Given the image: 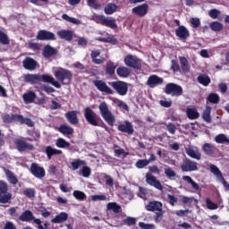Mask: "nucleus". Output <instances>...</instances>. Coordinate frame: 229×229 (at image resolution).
<instances>
[{"label": "nucleus", "instance_id": "nucleus-1", "mask_svg": "<svg viewBox=\"0 0 229 229\" xmlns=\"http://www.w3.org/2000/svg\"><path fill=\"white\" fill-rule=\"evenodd\" d=\"M98 110L101 117L106 123H107L108 126H114V124H115V115L112 114V111L108 108L106 102L100 103Z\"/></svg>", "mask_w": 229, "mask_h": 229}, {"label": "nucleus", "instance_id": "nucleus-2", "mask_svg": "<svg viewBox=\"0 0 229 229\" xmlns=\"http://www.w3.org/2000/svg\"><path fill=\"white\" fill-rule=\"evenodd\" d=\"M54 76L56 78L57 81H60L62 85H69L71 81L72 80V72L71 71L64 68H57L54 72Z\"/></svg>", "mask_w": 229, "mask_h": 229}, {"label": "nucleus", "instance_id": "nucleus-3", "mask_svg": "<svg viewBox=\"0 0 229 229\" xmlns=\"http://www.w3.org/2000/svg\"><path fill=\"white\" fill-rule=\"evenodd\" d=\"M146 210L148 212H155L154 219L156 223H160L162 221V216H164V211L162 210V202L160 201H150L146 206Z\"/></svg>", "mask_w": 229, "mask_h": 229}, {"label": "nucleus", "instance_id": "nucleus-4", "mask_svg": "<svg viewBox=\"0 0 229 229\" xmlns=\"http://www.w3.org/2000/svg\"><path fill=\"white\" fill-rule=\"evenodd\" d=\"M109 85H111L119 96H126L128 94V83L123 81L109 82Z\"/></svg>", "mask_w": 229, "mask_h": 229}, {"label": "nucleus", "instance_id": "nucleus-5", "mask_svg": "<svg viewBox=\"0 0 229 229\" xmlns=\"http://www.w3.org/2000/svg\"><path fill=\"white\" fill-rule=\"evenodd\" d=\"M165 94L170 96H174L175 98H179L183 94V89L182 86L175 84V83H168L165 89Z\"/></svg>", "mask_w": 229, "mask_h": 229}, {"label": "nucleus", "instance_id": "nucleus-6", "mask_svg": "<svg viewBox=\"0 0 229 229\" xmlns=\"http://www.w3.org/2000/svg\"><path fill=\"white\" fill-rule=\"evenodd\" d=\"M84 117L86 121L92 126H99V122L98 120V114L92 111L89 107L84 109Z\"/></svg>", "mask_w": 229, "mask_h": 229}, {"label": "nucleus", "instance_id": "nucleus-7", "mask_svg": "<svg viewBox=\"0 0 229 229\" xmlns=\"http://www.w3.org/2000/svg\"><path fill=\"white\" fill-rule=\"evenodd\" d=\"M181 169L183 173H192L194 171H198V163H196V161L186 158L181 165Z\"/></svg>", "mask_w": 229, "mask_h": 229}, {"label": "nucleus", "instance_id": "nucleus-8", "mask_svg": "<svg viewBox=\"0 0 229 229\" xmlns=\"http://www.w3.org/2000/svg\"><path fill=\"white\" fill-rule=\"evenodd\" d=\"M146 182L150 185L151 187H155V189H157V191H163L164 187L162 186V183H160V181L153 175L151 173H147L145 175Z\"/></svg>", "mask_w": 229, "mask_h": 229}, {"label": "nucleus", "instance_id": "nucleus-9", "mask_svg": "<svg viewBox=\"0 0 229 229\" xmlns=\"http://www.w3.org/2000/svg\"><path fill=\"white\" fill-rule=\"evenodd\" d=\"M124 64L127 67H131L132 69H140V59L134 55H127L124 58Z\"/></svg>", "mask_w": 229, "mask_h": 229}, {"label": "nucleus", "instance_id": "nucleus-10", "mask_svg": "<svg viewBox=\"0 0 229 229\" xmlns=\"http://www.w3.org/2000/svg\"><path fill=\"white\" fill-rule=\"evenodd\" d=\"M95 87L99 90L100 92H104L105 94L107 95H112L114 94V90L111 89L108 85H106V82L99 80H96L93 81Z\"/></svg>", "mask_w": 229, "mask_h": 229}, {"label": "nucleus", "instance_id": "nucleus-11", "mask_svg": "<svg viewBox=\"0 0 229 229\" xmlns=\"http://www.w3.org/2000/svg\"><path fill=\"white\" fill-rule=\"evenodd\" d=\"M30 173L36 178H44V176H46V170L44 169V167L38 165L37 163L31 164Z\"/></svg>", "mask_w": 229, "mask_h": 229}, {"label": "nucleus", "instance_id": "nucleus-12", "mask_svg": "<svg viewBox=\"0 0 229 229\" xmlns=\"http://www.w3.org/2000/svg\"><path fill=\"white\" fill-rule=\"evenodd\" d=\"M14 143L20 151H33L34 149L33 145L28 143L24 139H17Z\"/></svg>", "mask_w": 229, "mask_h": 229}, {"label": "nucleus", "instance_id": "nucleus-13", "mask_svg": "<svg viewBox=\"0 0 229 229\" xmlns=\"http://www.w3.org/2000/svg\"><path fill=\"white\" fill-rule=\"evenodd\" d=\"M186 154L191 158H194L195 160H201V152H199V148L194 146H189L185 148Z\"/></svg>", "mask_w": 229, "mask_h": 229}, {"label": "nucleus", "instance_id": "nucleus-14", "mask_svg": "<svg viewBox=\"0 0 229 229\" xmlns=\"http://www.w3.org/2000/svg\"><path fill=\"white\" fill-rule=\"evenodd\" d=\"M37 40H56L55 33L45 30H39L36 37Z\"/></svg>", "mask_w": 229, "mask_h": 229}, {"label": "nucleus", "instance_id": "nucleus-15", "mask_svg": "<svg viewBox=\"0 0 229 229\" xmlns=\"http://www.w3.org/2000/svg\"><path fill=\"white\" fill-rule=\"evenodd\" d=\"M118 131L127 133L128 135H133V124L130 121H125L118 125Z\"/></svg>", "mask_w": 229, "mask_h": 229}, {"label": "nucleus", "instance_id": "nucleus-16", "mask_svg": "<svg viewBox=\"0 0 229 229\" xmlns=\"http://www.w3.org/2000/svg\"><path fill=\"white\" fill-rule=\"evenodd\" d=\"M162 83H164V79L157 75H150L147 81V85L150 89H155V87H158V85H162Z\"/></svg>", "mask_w": 229, "mask_h": 229}, {"label": "nucleus", "instance_id": "nucleus-17", "mask_svg": "<svg viewBox=\"0 0 229 229\" xmlns=\"http://www.w3.org/2000/svg\"><path fill=\"white\" fill-rule=\"evenodd\" d=\"M148 10H149V6L147 4H142L141 5L132 8V13L138 15V17H144L148 14Z\"/></svg>", "mask_w": 229, "mask_h": 229}, {"label": "nucleus", "instance_id": "nucleus-18", "mask_svg": "<svg viewBox=\"0 0 229 229\" xmlns=\"http://www.w3.org/2000/svg\"><path fill=\"white\" fill-rule=\"evenodd\" d=\"M40 81H44V83H51L55 89H62V84H60L58 81H55L51 75H40Z\"/></svg>", "mask_w": 229, "mask_h": 229}, {"label": "nucleus", "instance_id": "nucleus-19", "mask_svg": "<svg viewBox=\"0 0 229 229\" xmlns=\"http://www.w3.org/2000/svg\"><path fill=\"white\" fill-rule=\"evenodd\" d=\"M175 35L181 38V40H187V38L191 37V33L189 32V30L185 28V26H180L178 29H176Z\"/></svg>", "mask_w": 229, "mask_h": 229}, {"label": "nucleus", "instance_id": "nucleus-20", "mask_svg": "<svg viewBox=\"0 0 229 229\" xmlns=\"http://www.w3.org/2000/svg\"><path fill=\"white\" fill-rule=\"evenodd\" d=\"M78 114H80L78 111H70L65 113L64 115L70 124L76 125L78 123H80V120L78 119Z\"/></svg>", "mask_w": 229, "mask_h": 229}, {"label": "nucleus", "instance_id": "nucleus-21", "mask_svg": "<svg viewBox=\"0 0 229 229\" xmlns=\"http://www.w3.org/2000/svg\"><path fill=\"white\" fill-rule=\"evenodd\" d=\"M22 64L24 69H27V71H35V69H37V61L31 57H26Z\"/></svg>", "mask_w": 229, "mask_h": 229}, {"label": "nucleus", "instance_id": "nucleus-22", "mask_svg": "<svg viewBox=\"0 0 229 229\" xmlns=\"http://www.w3.org/2000/svg\"><path fill=\"white\" fill-rule=\"evenodd\" d=\"M57 35L59 38H63V40H67L68 42H71V40H72L73 32L72 30H62L57 31Z\"/></svg>", "mask_w": 229, "mask_h": 229}, {"label": "nucleus", "instance_id": "nucleus-23", "mask_svg": "<svg viewBox=\"0 0 229 229\" xmlns=\"http://www.w3.org/2000/svg\"><path fill=\"white\" fill-rule=\"evenodd\" d=\"M179 62L181 65V70L182 72H191V64L185 56H179Z\"/></svg>", "mask_w": 229, "mask_h": 229}, {"label": "nucleus", "instance_id": "nucleus-24", "mask_svg": "<svg viewBox=\"0 0 229 229\" xmlns=\"http://www.w3.org/2000/svg\"><path fill=\"white\" fill-rule=\"evenodd\" d=\"M69 219V215L65 212H61L51 220V223L60 225V223H65Z\"/></svg>", "mask_w": 229, "mask_h": 229}, {"label": "nucleus", "instance_id": "nucleus-25", "mask_svg": "<svg viewBox=\"0 0 229 229\" xmlns=\"http://www.w3.org/2000/svg\"><path fill=\"white\" fill-rule=\"evenodd\" d=\"M24 80L27 83H30L31 85H35L39 83L40 75L39 74H27L24 76Z\"/></svg>", "mask_w": 229, "mask_h": 229}, {"label": "nucleus", "instance_id": "nucleus-26", "mask_svg": "<svg viewBox=\"0 0 229 229\" xmlns=\"http://www.w3.org/2000/svg\"><path fill=\"white\" fill-rule=\"evenodd\" d=\"M45 153L47 154L48 160H51L55 155H62V150L47 146L45 149Z\"/></svg>", "mask_w": 229, "mask_h": 229}, {"label": "nucleus", "instance_id": "nucleus-27", "mask_svg": "<svg viewBox=\"0 0 229 229\" xmlns=\"http://www.w3.org/2000/svg\"><path fill=\"white\" fill-rule=\"evenodd\" d=\"M22 98L24 103H26V105H30V103H33L35 99H37V94L33 91H28L23 94Z\"/></svg>", "mask_w": 229, "mask_h": 229}, {"label": "nucleus", "instance_id": "nucleus-28", "mask_svg": "<svg viewBox=\"0 0 229 229\" xmlns=\"http://www.w3.org/2000/svg\"><path fill=\"white\" fill-rule=\"evenodd\" d=\"M4 173L9 183H11L12 185H17V183L19 182V179H17L15 174L8 169H4Z\"/></svg>", "mask_w": 229, "mask_h": 229}, {"label": "nucleus", "instance_id": "nucleus-29", "mask_svg": "<svg viewBox=\"0 0 229 229\" xmlns=\"http://www.w3.org/2000/svg\"><path fill=\"white\" fill-rule=\"evenodd\" d=\"M70 164L72 171H78L81 165H87V161L78 158L73 159Z\"/></svg>", "mask_w": 229, "mask_h": 229}, {"label": "nucleus", "instance_id": "nucleus-30", "mask_svg": "<svg viewBox=\"0 0 229 229\" xmlns=\"http://www.w3.org/2000/svg\"><path fill=\"white\" fill-rule=\"evenodd\" d=\"M20 221H23L25 223H29V221H33L35 219V216H33V213L30 210H26L19 216Z\"/></svg>", "mask_w": 229, "mask_h": 229}, {"label": "nucleus", "instance_id": "nucleus-31", "mask_svg": "<svg viewBox=\"0 0 229 229\" xmlns=\"http://www.w3.org/2000/svg\"><path fill=\"white\" fill-rule=\"evenodd\" d=\"M58 131L63 135H72L74 133V129L67 124H62L58 127Z\"/></svg>", "mask_w": 229, "mask_h": 229}, {"label": "nucleus", "instance_id": "nucleus-32", "mask_svg": "<svg viewBox=\"0 0 229 229\" xmlns=\"http://www.w3.org/2000/svg\"><path fill=\"white\" fill-rule=\"evenodd\" d=\"M55 55H56V48L51 46H46L43 48V56H45V58H51V56Z\"/></svg>", "mask_w": 229, "mask_h": 229}, {"label": "nucleus", "instance_id": "nucleus-33", "mask_svg": "<svg viewBox=\"0 0 229 229\" xmlns=\"http://www.w3.org/2000/svg\"><path fill=\"white\" fill-rule=\"evenodd\" d=\"M112 210L114 214H119L121 212V205L117 204V202H109L106 204V212Z\"/></svg>", "mask_w": 229, "mask_h": 229}, {"label": "nucleus", "instance_id": "nucleus-34", "mask_svg": "<svg viewBox=\"0 0 229 229\" xmlns=\"http://www.w3.org/2000/svg\"><path fill=\"white\" fill-rule=\"evenodd\" d=\"M79 174L83 176V178H89L92 174V169L87 165H83L82 167L79 170Z\"/></svg>", "mask_w": 229, "mask_h": 229}, {"label": "nucleus", "instance_id": "nucleus-35", "mask_svg": "<svg viewBox=\"0 0 229 229\" xmlns=\"http://www.w3.org/2000/svg\"><path fill=\"white\" fill-rule=\"evenodd\" d=\"M212 112V107L210 106H206L205 110L203 111L202 114V119L205 121V123H212V116H210V114Z\"/></svg>", "mask_w": 229, "mask_h": 229}, {"label": "nucleus", "instance_id": "nucleus-36", "mask_svg": "<svg viewBox=\"0 0 229 229\" xmlns=\"http://www.w3.org/2000/svg\"><path fill=\"white\" fill-rule=\"evenodd\" d=\"M199 83H200V85H203L204 87H208V85H210V77H208V75L207 74H200L198 76L197 78Z\"/></svg>", "mask_w": 229, "mask_h": 229}, {"label": "nucleus", "instance_id": "nucleus-37", "mask_svg": "<svg viewBox=\"0 0 229 229\" xmlns=\"http://www.w3.org/2000/svg\"><path fill=\"white\" fill-rule=\"evenodd\" d=\"M202 151H204L206 155H214L216 153V147L210 143H205L202 146Z\"/></svg>", "mask_w": 229, "mask_h": 229}, {"label": "nucleus", "instance_id": "nucleus-38", "mask_svg": "<svg viewBox=\"0 0 229 229\" xmlns=\"http://www.w3.org/2000/svg\"><path fill=\"white\" fill-rule=\"evenodd\" d=\"M182 180H183V182L190 183V185H191V187L194 191H199V184L197 183L196 182H194V180H192V177H191L189 175H184V176H182Z\"/></svg>", "mask_w": 229, "mask_h": 229}, {"label": "nucleus", "instance_id": "nucleus-39", "mask_svg": "<svg viewBox=\"0 0 229 229\" xmlns=\"http://www.w3.org/2000/svg\"><path fill=\"white\" fill-rule=\"evenodd\" d=\"M0 44H3L4 46H8V44H10V38L4 29H0Z\"/></svg>", "mask_w": 229, "mask_h": 229}, {"label": "nucleus", "instance_id": "nucleus-40", "mask_svg": "<svg viewBox=\"0 0 229 229\" xmlns=\"http://www.w3.org/2000/svg\"><path fill=\"white\" fill-rule=\"evenodd\" d=\"M104 12L106 15H112L113 13H115L117 12V6L115 4L109 3L106 5Z\"/></svg>", "mask_w": 229, "mask_h": 229}, {"label": "nucleus", "instance_id": "nucleus-41", "mask_svg": "<svg viewBox=\"0 0 229 229\" xmlns=\"http://www.w3.org/2000/svg\"><path fill=\"white\" fill-rule=\"evenodd\" d=\"M116 74H118L120 78H128V76H130V69L124 66L118 67L116 70Z\"/></svg>", "mask_w": 229, "mask_h": 229}, {"label": "nucleus", "instance_id": "nucleus-42", "mask_svg": "<svg viewBox=\"0 0 229 229\" xmlns=\"http://www.w3.org/2000/svg\"><path fill=\"white\" fill-rule=\"evenodd\" d=\"M186 114L188 115V118L191 120L198 119V117H199V113L196 108H188Z\"/></svg>", "mask_w": 229, "mask_h": 229}, {"label": "nucleus", "instance_id": "nucleus-43", "mask_svg": "<svg viewBox=\"0 0 229 229\" xmlns=\"http://www.w3.org/2000/svg\"><path fill=\"white\" fill-rule=\"evenodd\" d=\"M115 69H117V64L112 63L110 61L106 64V71L107 74H110L111 76L115 74Z\"/></svg>", "mask_w": 229, "mask_h": 229}, {"label": "nucleus", "instance_id": "nucleus-44", "mask_svg": "<svg viewBox=\"0 0 229 229\" xmlns=\"http://www.w3.org/2000/svg\"><path fill=\"white\" fill-rule=\"evenodd\" d=\"M55 146L64 149V148H71V143L67 142L64 138H58Z\"/></svg>", "mask_w": 229, "mask_h": 229}, {"label": "nucleus", "instance_id": "nucleus-45", "mask_svg": "<svg viewBox=\"0 0 229 229\" xmlns=\"http://www.w3.org/2000/svg\"><path fill=\"white\" fill-rule=\"evenodd\" d=\"M114 157H117L118 158L123 157V158H126L128 157V153L124 151L123 148H121L119 146L115 145L114 146Z\"/></svg>", "mask_w": 229, "mask_h": 229}, {"label": "nucleus", "instance_id": "nucleus-46", "mask_svg": "<svg viewBox=\"0 0 229 229\" xmlns=\"http://www.w3.org/2000/svg\"><path fill=\"white\" fill-rule=\"evenodd\" d=\"M73 198L77 199L79 201H85L87 199V194L81 191H74L72 193Z\"/></svg>", "mask_w": 229, "mask_h": 229}, {"label": "nucleus", "instance_id": "nucleus-47", "mask_svg": "<svg viewBox=\"0 0 229 229\" xmlns=\"http://www.w3.org/2000/svg\"><path fill=\"white\" fill-rule=\"evenodd\" d=\"M62 19H64V21H66V22H71V24H81V21L74 17H71L68 14H63Z\"/></svg>", "mask_w": 229, "mask_h": 229}, {"label": "nucleus", "instance_id": "nucleus-48", "mask_svg": "<svg viewBox=\"0 0 229 229\" xmlns=\"http://www.w3.org/2000/svg\"><path fill=\"white\" fill-rule=\"evenodd\" d=\"M209 28L212 31H223V25L219 21H212L209 24Z\"/></svg>", "mask_w": 229, "mask_h": 229}, {"label": "nucleus", "instance_id": "nucleus-49", "mask_svg": "<svg viewBox=\"0 0 229 229\" xmlns=\"http://www.w3.org/2000/svg\"><path fill=\"white\" fill-rule=\"evenodd\" d=\"M209 168H210L211 173H213V174H215V176L217 180H219L223 176V173H221V170H219L217 168V166H216V165H210Z\"/></svg>", "mask_w": 229, "mask_h": 229}, {"label": "nucleus", "instance_id": "nucleus-50", "mask_svg": "<svg viewBox=\"0 0 229 229\" xmlns=\"http://www.w3.org/2000/svg\"><path fill=\"white\" fill-rule=\"evenodd\" d=\"M103 26H107V28H112V29L117 28V24H115V20L108 17L105 18Z\"/></svg>", "mask_w": 229, "mask_h": 229}, {"label": "nucleus", "instance_id": "nucleus-51", "mask_svg": "<svg viewBox=\"0 0 229 229\" xmlns=\"http://www.w3.org/2000/svg\"><path fill=\"white\" fill-rule=\"evenodd\" d=\"M9 199H12V193L8 191L0 193V203H8Z\"/></svg>", "mask_w": 229, "mask_h": 229}, {"label": "nucleus", "instance_id": "nucleus-52", "mask_svg": "<svg viewBox=\"0 0 229 229\" xmlns=\"http://www.w3.org/2000/svg\"><path fill=\"white\" fill-rule=\"evenodd\" d=\"M165 174L169 178V180H173L176 176V172H174L173 168L166 166L165 167Z\"/></svg>", "mask_w": 229, "mask_h": 229}, {"label": "nucleus", "instance_id": "nucleus-53", "mask_svg": "<svg viewBox=\"0 0 229 229\" xmlns=\"http://www.w3.org/2000/svg\"><path fill=\"white\" fill-rule=\"evenodd\" d=\"M207 101L213 103V105H217L219 103V96L216 93H211L208 95Z\"/></svg>", "mask_w": 229, "mask_h": 229}, {"label": "nucleus", "instance_id": "nucleus-54", "mask_svg": "<svg viewBox=\"0 0 229 229\" xmlns=\"http://www.w3.org/2000/svg\"><path fill=\"white\" fill-rule=\"evenodd\" d=\"M114 103L120 108V110H123V112H128L129 110L128 105L123 102V100L115 99Z\"/></svg>", "mask_w": 229, "mask_h": 229}, {"label": "nucleus", "instance_id": "nucleus-55", "mask_svg": "<svg viewBox=\"0 0 229 229\" xmlns=\"http://www.w3.org/2000/svg\"><path fill=\"white\" fill-rule=\"evenodd\" d=\"M138 169H144L147 165H149V161L148 159H140L135 164Z\"/></svg>", "mask_w": 229, "mask_h": 229}, {"label": "nucleus", "instance_id": "nucleus-56", "mask_svg": "<svg viewBox=\"0 0 229 229\" xmlns=\"http://www.w3.org/2000/svg\"><path fill=\"white\" fill-rule=\"evenodd\" d=\"M206 205L208 210H217L219 208L217 204L214 203L209 198L206 199Z\"/></svg>", "mask_w": 229, "mask_h": 229}, {"label": "nucleus", "instance_id": "nucleus-57", "mask_svg": "<svg viewBox=\"0 0 229 229\" xmlns=\"http://www.w3.org/2000/svg\"><path fill=\"white\" fill-rule=\"evenodd\" d=\"M123 225H127V226H133L137 223V219L135 217L128 216L123 220Z\"/></svg>", "mask_w": 229, "mask_h": 229}, {"label": "nucleus", "instance_id": "nucleus-58", "mask_svg": "<svg viewBox=\"0 0 229 229\" xmlns=\"http://www.w3.org/2000/svg\"><path fill=\"white\" fill-rule=\"evenodd\" d=\"M23 194L27 198H35L36 191L33 188H27L23 191Z\"/></svg>", "mask_w": 229, "mask_h": 229}, {"label": "nucleus", "instance_id": "nucleus-59", "mask_svg": "<svg viewBox=\"0 0 229 229\" xmlns=\"http://www.w3.org/2000/svg\"><path fill=\"white\" fill-rule=\"evenodd\" d=\"M171 70L173 71V72H180L181 68L180 64H178V61L174 59L171 61Z\"/></svg>", "mask_w": 229, "mask_h": 229}, {"label": "nucleus", "instance_id": "nucleus-60", "mask_svg": "<svg viewBox=\"0 0 229 229\" xmlns=\"http://www.w3.org/2000/svg\"><path fill=\"white\" fill-rule=\"evenodd\" d=\"M228 140V138H226V135L225 134H218L215 138V141L217 144H223L224 142H226Z\"/></svg>", "mask_w": 229, "mask_h": 229}, {"label": "nucleus", "instance_id": "nucleus-61", "mask_svg": "<svg viewBox=\"0 0 229 229\" xmlns=\"http://www.w3.org/2000/svg\"><path fill=\"white\" fill-rule=\"evenodd\" d=\"M33 223H34V225H38V229H47V224L45 223L44 225H42L41 219L34 218Z\"/></svg>", "mask_w": 229, "mask_h": 229}, {"label": "nucleus", "instance_id": "nucleus-62", "mask_svg": "<svg viewBox=\"0 0 229 229\" xmlns=\"http://www.w3.org/2000/svg\"><path fill=\"white\" fill-rule=\"evenodd\" d=\"M190 23L192 28H199V26H201V21H199V18H191Z\"/></svg>", "mask_w": 229, "mask_h": 229}, {"label": "nucleus", "instance_id": "nucleus-63", "mask_svg": "<svg viewBox=\"0 0 229 229\" xmlns=\"http://www.w3.org/2000/svg\"><path fill=\"white\" fill-rule=\"evenodd\" d=\"M138 196L139 198H141V199H148V190L144 188H140Z\"/></svg>", "mask_w": 229, "mask_h": 229}, {"label": "nucleus", "instance_id": "nucleus-64", "mask_svg": "<svg viewBox=\"0 0 229 229\" xmlns=\"http://www.w3.org/2000/svg\"><path fill=\"white\" fill-rule=\"evenodd\" d=\"M139 226L141 229H155L156 228L155 225H153V224H146L144 222H140L139 223Z\"/></svg>", "mask_w": 229, "mask_h": 229}]
</instances>
